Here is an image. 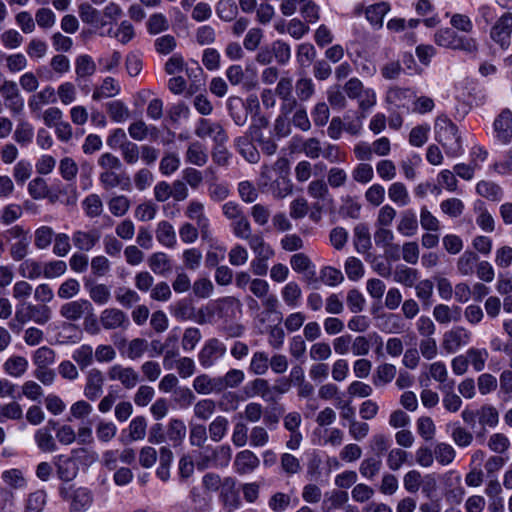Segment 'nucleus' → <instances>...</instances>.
Instances as JSON below:
<instances>
[{"mask_svg": "<svg viewBox=\"0 0 512 512\" xmlns=\"http://www.w3.org/2000/svg\"><path fill=\"white\" fill-rule=\"evenodd\" d=\"M478 260L479 257L475 252L466 250L457 260V271L462 276H471L475 272Z\"/></svg>", "mask_w": 512, "mask_h": 512, "instance_id": "72a5a7b5", "label": "nucleus"}, {"mask_svg": "<svg viewBox=\"0 0 512 512\" xmlns=\"http://www.w3.org/2000/svg\"><path fill=\"white\" fill-rule=\"evenodd\" d=\"M295 90L297 99H299L302 102H305L313 96L315 92V86L312 79L302 77L296 81Z\"/></svg>", "mask_w": 512, "mask_h": 512, "instance_id": "338daca9", "label": "nucleus"}, {"mask_svg": "<svg viewBox=\"0 0 512 512\" xmlns=\"http://www.w3.org/2000/svg\"><path fill=\"white\" fill-rule=\"evenodd\" d=\"M104 381V375L99 369H90L86 377L84 395L89 400L95 401L102 394Z\"/></svg>", "mask_w": 512, "mask_h": 512, "instance_id": "a211bd4d", "label": "nucleus"}, {"mask_svg": "<svg viewBox=\"0 0 512 512\" xmlns=\"http://www.w3.org/2000/svg\"><path fill=\"white\" fill-rule=\"evenodd\" d=\"M289 171L288 162L265 164L261 172L263 184H276L275 195L284 198L292 192V185L288 179Z\"/></svg>", "mask_w": 512, "mask_h": 512, "instance_id": "f03ea898", "label": "nucleus"}, {"mask_svg": "<svg viewBox=\"0 0 512 512\" xmlns=\"http://www.w3.org/2000/svg\"><path fill=\"white\" fill-rule=\"evenodd\" d=\"M96 69V63L90 55H79L75 59V73L77 76V81L80 79H86L88 77H91L95 74Z\"/></svg>", "mask_w": 512, "mask_h": 512, "instance_id": "c756f323", "label": "nucleus"}, {"mask_svg": "<svg viewBox=\"0 0 512 512\" xmlns=\"http://www.w3.org/2000/svg\"><path fill=\"white\" fill-rule=\"evenodd\" d=\"M74 246L81 251H90L100 240V232L96 229L91 231H75L72 236Z\"/></svg>", "mask_w": 512, "mask_h": 512, "instance_id": "b1692460", "label": "nucleus"}, {"mask_svg": "<svg viewBox=\"0 0 512 512\" xmlns=\"http://www.w3.org/2000/svg\"><path fill=\"white\" fill-rule=\"evenodd\" d=\"M56 102L55 90L51 86L45 87L40 92L34 94L28 101L32 112L38 111L43 105Z\"/></svg>", "mask_w": 512, "mask_h": 512, "instance_id": "e433bc0d", "label": "nucleus"}, {"mask_svg": "<svg viewBox=\"0 0 512 512\" xmlns=\"http://www.w3.org/2000/svg\"><path fill=\"white\" fill-rule=\"evenodd\" d=\"M389 9V4L386 2L371 5L366 9V18L372 25L381 27L383 24V18Z\"/></svg>", "mask_w": 512, "mask_h": 512, "instance_id": "49530a36", "label": "nucleus"}, {"mask_svg": "<svg viewBox=\"0 0 512 512\" xmlns=\"http://www.w3.org/2000/svg\"><path fill=\"white\" fill-rule=\"evenodd\" d=\"M231 227L234 235L239 239L248 241L254 235L252 234L251 224L245 215L233 220Z\"/></svg>", "mask_w": 512, "mask_h": 512, "instance_id": "69168bd1", "label": "nucleus"}, {"mask_svg": "<svg viewBox=\"0 0 512 512\" xmlns=\"http://www.w3.org/2000/svg\"><path fill=\"white\" fill-rule=\"evenodd\" d=\"M396 367L393 364L384 363L376 368L373 375V384L383 386L390 383L396 376Z\"/></svg>", "mask_w": 512, "mask_h": 512, "instance_id": "37998d69", "label": "nucleus"}, {"mask_svg": "<svg viewBox=\"0 0 512 512\" xmlns=\"http://www.w3.org/2000/svg\"><path fill=\"white\" fill-rule=\"evenodd\" d=\"M33 137H34V129H33L32 125L30 123H28L27 121H20L17 124L16 129L14 131V135H13L14 140L18 144L25 146L32 142Z\"/></svg>", "mask_w": 512, "mask_h": 512, "instance_id": "6e6d98bb", "label": "nucleus"}, {"mask_svg": "<svg viewBox=\"0 0 512 512\" xmlns=\"http://www.w3.org/2000/svg\"><path fill=\"white\" fill-rule=\"evenodd\" d=\"M217 16L226 22L236 19L238 14V7L233 0H219L216 4Z\"/></svg>", "mask_w": 512, "mask_h": 512, "instance_id": "09e8293b", "label": "nucleus"}, {"mask_svg": "<svg viewBox=\"0 0 512 512\" xmlns=\"http://www.w3.org/2000/svg\"><path fill=\"white\" fill-rule=\"evenodd\" d=\"M493 126L498 140L503 143L512 140V112L509 109L501 111L495 118Z\"/></svg>", "mask_w": 512, "mask_h": 512, "instance_id": "6ab92c4d", "label": "nucleus"}, {"mask_svg": "<svg viewBox=\"0 0 512 512\" xmlns=\"http://www.w3.org/2000/svg\"><path fill=\"white\" fill-rule=\"evenodd\" d=\"M99 321L105 330H126L130 321L127 314L118 308H106L100 313Z\"/></svg>", "mask_w": 512, "mask_h": 512, "instance_id": "1a4fd4ad", "label": "nucleus"}, {"mask_svg": "<svg viewBox=\"0 0 512 512\" xmlns=\"http://www.w3.org/2000/svg\"><path fill=\"white\" fill-rule=\"evenodd\" d=\"M441 389L444 393L442 402L445 409L453 413L457 412L461 408L462 400L460 396L454 393L453 383L451 385H444Z\"/></svg>", "mask_w": 512, "mask_h": 512, "instance_id": "052dcab7", "label": "nucleus"}, {"mask_svg": "<svg viewBox=\"0 0 512 512\" xmlns=\"http://www.w3.org/2000/svg\"><path fill=\"white\" fill-rule=\"evenodd\" d=\"M106 142L111 149L119 148L126 160H137L139 157V146L129 141L125 131L121 128L114 129L107 137Z\"/></svg>", "mask_w": 512, "mask_h": 512, "instance_id": "423d86ee", "label": "nucleus"}, {"mask_svg": "<svg viewBox=\"0 0 512 512\" xmlns=\"http://www.w3.org/2000/svg\"><path fill=\"white\" fill-rule=\"evenodd\" d=\"M53 229L49 226H41L35 230L34 245L39 250L47 249L55 238Z\"/></svg>", "mask_w": 512, "mask_h": 512, "instance_id": "3c124183", "label": "nucleus"}, {"mask_svg": "<svg viewBox=\"0 0 512 512\" xmlns=\"http://www.w3.org/2000/svg\"><path fill=\"white\" fill-rule=\"evenodd\" d=\"M225 75L231 85L241 86L245 91H251L258 85L256 71L249 66L244 69L239 64L231 65L226 69Z\"/></svg>", "mask_w": 512, "mask_h": 512, "instance_id": "39448f33", "label": "nucleus"}, {"mask_svg": "<svg viewBox=\"0 0 512 512\" xmlns=\"http://www.w3.org/2000/svg\"><path fill=\"white\" fill-rule=\"evenodd\" d=\"M28 368V361L23 356H12L8 358L4 364V371L15 378L21 377Z\"/></svg>", "mask_w": 512, "mask_h": 512, "instance_id": "a19ab883", "label": "nucleus"}, {"mask_svg": "<svg viewBox=\"0 0 512 512\" xmlns=\"http://www.w3.org/2000/svg\"><path fill=\"white\" fill-rule=\"evenodd\" d=\"M472 338V333L463 326H455L443 335L442 348L445 352L456 353L462 347L467 346Z\"/></svg>", "mask_w": 512, "mask_h": 512, "instance_id": "0eeeda50", "label": "nucleus"}, {"mask_svg": "<svg viewBox=\"0 0 512 512\" xmlns=\"http://www.w3.org/2000/svg\"><path fill=\"white\" fill-rule=\"evenodd\" d=\"M232 458V449L229 445L203 447L198 453L196 466L199 470L210 467H227Z\"/></svg>", "mask_w": 512, "mask_h": 512, "instance_id": "7ed1b4c3", "label": "nucleus"}, {"mask_svg": "<svg viewBox=\"0 0 512 512\" xmlns=\"http://www.w3.org/2000/svg\"><path fill=\"white\" fill-rule=\"evenodd\" d=\"M247 242L255 254V258H272L274 256V250L265 242L261 234H254Z\"/></svg>", "mask_w": 512, "mask_h": 512, "instance_id": "ea45409f", "label": "nucleus"}, {"mask_svg": "<svg viewBox=\"0 0 512 512\" xmlns=\"http://www.w3.org/2000/svg\"><path fill=\"white\" fill-rule=\"evenodd\" d=\"M46 504V493L38 490L28 496L25 512H41Z\"/></svg>", "mask_w": 512, "mask_h": 512, "instance_id": "774afa93", "label": "nucleus"}, {"mask_svg": "<svg viewBox=\"0 0 512 512\" xmlns=\"http://www.w3.org/2000/svg\"><path fill=\"white\" fill-rule=\"evenodd\" d=\"M128 133L132 139L143 141L148 137L157 139L159 130L155 126H148L143 120H138L129 125Z\"/></svg>", "mask_w": 512, "mask_h": 512, "instance_id": "393cba45", "label": "nucleus"}, {"mask_svg": "<svg viewBox=\"0 0 512 512\" xmlns=\"http://www.w3.org/2000/svg\"><path fill=\"white\" fill-rule=\"evenodd\" d=\"M59 494L63 500L70 503L72 511L81 512L87 510L93 501L91 491L84 487H75L74 485H62L59 488Z\"/></svg>", "mask_w": 512, "mask_h": 512, "instance_id": "20e7f679", "label": "nucleus"}, {"mask_svg": "<svg viewBox=\"0 0 512 512\" xmlns=\"http://www.w3.org/2000/svg\"><path fill=\"white\" fill-rule=\"evenodd\" d=\"M166 436L174 447L180 446L186 436V425L181 419L169 421Z\"/></svg>", "mask_w": 512, "mask_h": 512, "instance_id": "c9c22d12", "label": "nucleus"}, {"mask_svg": "<svg viewBox=\"0 0 512 512\" xmlns=\"http://www.w3.org/2000/svg\"><path fill=\"white\" fill-rule=\"evenodd\" d=\"M226 353V346L217 338L207 340L198 354V360L203 368L212 367Z\"/></svg>", "mask_w": 512, "mask_h": 512, "instance_id": "6e6552de", "label": "nucleus"}, {"mask_svg": "<svg viewBox=\"0 0 512 512\" xmlns=\"http://www.w3.org/2000/svg\"><path fill=\"white\" fill-rule=\"evenodd\" d=\"M511 33L512 13L505 12L491 28L490 36L492 40L498 43L502 48H507L510 44Z\"/></svg>", "mask_w": 512, "mask_h": 512, "instance_id": "9b49d317", "label": "nucleus"}, {"mask_svg": "<svg viewBox=\"0 0 512 512\" xmlns=\"http://www.w3.org/2000/svg\"><path fill=\"white\" fill-rule=\"evenodd\" d=\"M195 133L201 138L210 137L217 143H223L227 140V135L219 123L204 118L199 120Z\"/></svg>", "mask_w": 512, "mask_h": 512, "instance_id": "f3484780", "label": "nucleus"}, {"mask_svg": "<svg viewBox=\"0 0 512 512\" xmlns=\"http://www.w3.org/2000/svg\"><path fill=\"white\" fill-rule=\"evenodd\" d=\"M219 497L224 507L229 511H233L240 506L241 501L234 478L226 477L223 479Z\"/></svg>", "mask_w": 512, "mask_h": 512, "instance_id": "dca6fc26", "label": "nucleus"}, {"mask_svg": "<svg viewBox=\"0 0 512 512\" xmlns=\"http://www.w3.org/2000/svg\"><path fill=\"white\" fill-rule=\"evenodd\" d=\"M260 464L259 458L251 450H242L238 452L234 460L236 473L240 475L253 472Z\"/></svg>", "mask_w": 512, "mask_h": 512, "instance_id": "4be33fe9", "label": "nucleus"}, {"mask_svg": "<svg viewBox=\"0 0 512 512\" xmlns=\"http://www.w3.org/2000/svg\"><path fill=\"white\" fill-rule=\"evenodd\" d=\"M35 441L38 448L43 452H54L57 450L54 437L46 428H42L36 431Z\"/></svg>", "mask_w": 512, "mask_h": 512, "instance_id": "13d9d810", "label": "nucleus"}, {"mask_svg": "<svg viewBox=\"0 0 512 512\" xmlns=\"http://www.w3.org/2000/svg\"><path fill=\"white\" fill-rule=\"evenodd\" d=\"M209 438L208 428L204 424L191 423L189 427V442L192 447L199 448L207 446Z\"/></svg>", "mask_w": 512, "mask_h": 512, "instance_id": "473e14b6", "label": "nucleus"}, {"mask_svg": "<svg viewBox=\"0 0 512 512\" xmlns=\"http://www.w3.org/2000/svg\"><path fill=\"white\" fill-rule=\"evenodd\" d=\"M73 360L84 370L93 362V348L91 345L83 344L72 354Z\"/></svg>", "mask_w": 512, "mask_h": 512, "instance_id": "e2e57ef3", "label": "nucleus"}, {"mask_svg": "<svg viewBox=\"0 0 512 512\" xmlns=\"http://www.w3.org/2000/svg\"><path fill=\"white\" fill-rule=\"evenodd\" d=\"M414 98L415 94L410 89L395 86L388 89L385 101L391 109L408 110Z\"/></svg>", "mask_w": 512, "mask_h": 512, "instance_id": "ddd939ff", "label": "nucleus"}, {"mask_svg": "<svg viewBox=\"0 0 512 512\" xmlns=\"http://www.w3.org/2000/svg\"><path fill=\"white\" fill-rule=\"evenodd\" d=\"M156 238L160 244L173 248L176 244V233L171 223L160 221L156 229Z\"/></svg>", "mask_w": 512, "mask_h": 512, "instance_id": "4c0bfd02", "label": "nucleus"}, {"mask_svg": "<svg viewBox=\"0 0 512 512\" xmlns=\"http://www.w3.org/2000/svg\"><path fill=\"white\" fill-rule=\"evenodd\" d=\"M458 33L451 28L440 29L435 33V43L441 47L454 50Z\"/></svg>", "mask_w": 512, "mask_h": 512, "instance_id": "0e129e2a", "label": "nucleus"}, {"mask_svg": "<svg viewBox=\"0 0 512 512\" xmlns=\"http://www.w3.org/2000/svg\"><path fill=\"white\" fill-rule=\"evenodd\" d=\"M393 278L396 283L411 288L418 281L419 273L418 270L414 268L398 265L394 270Z\"/></svg>", "mask_w": 512, "mask_h": 512, "instance_id": "c85d7f7f", "label": "nucleus"}, {"mask_svg": "<svg viewBox=\"0 0 512 512\" xmlns=\"http://www.w3.org/2000/svg\"><path fill=\"white\" fill-rule=\"evenodd\" d=\"M269 369V356L264 351H256L253 353L249 370L254 375H264Z\"/></svg>", "mask_w": 512, "mask_h": 512, "instance_id": "de8ad7c7", "label": "nucleus"}, {"mask_svg": "<svg viewBox=\"0 0 512 512\" xmlns=\"http://www.w3.org/2000/svg\"><path fill=\"white\" fill-rule=\"evenodd\" d=\"M32 359L36 368L49 367L55 362V352L47 346H42L33 353Z\"/></svg>", "mask_w": 512, "mask_h": 512, "instance_id": "4d7b16f0", "label": "nucleus"}, {"mask_svg": "<svg viewBox=\"0 0 512 512\" xmlns=\"http://www.w3.org/2000/svg\"><path fill=\"white\" fill-rule=\"evenodd\" d=\"M105 107L110 119L115 123H123L130 118V110L121 100L107 102Z\"/></svg>", "mask_w": 512, "mask_h": 512, "instance_id": "7c9ffc66", "label": "nucleus"}, {"mask_svg": "<svg viewBox=\"0 0 512 512\" xmlns=\"http://www.w3.org/2000/svg\"><path fill=\"white\" fill-rule=\"evenodd\" d=\"M194 390L201 395L212 393L219 394L224 391L221 377H210L207 374H201L193 380Z\"/></svg>", "mask_w": 512, "mask_h": 512, "instance_id": "aec40b11", "label": "nucleus"}, {"mask_svg": "<svg viewBox=\"0 0 512 512\" xmlns=\"http://www.w3.org/2000/svg\"><path fill=\"white\" fill-rule=\"evenodd\" d=\"M27 309L29 310L31 321L38 325H45L51 320L52 310L45 304L27 303Z\"/></svg>", "mask_w": 512, "mask_h": 512, "instance_id": "79ce46f5", "label": "nucleus"}, {"mask_svg": "<svg viewBox=\"0 0 512 512\" xmlns=\"http://www.w3.org/2000/svg\"><path fill=\"white\" fill-rule=\"evenodd\" d=\"M478 421L481 427L493 428L498 424L499 413L495 407L485 404L478 409Z\"/></svg>", "mask_w": 512, "mask_h": 512, "instance_id": "a18cd8bd", "label": "nucleus"}, {"mask_svg": "<svg viewBox=\"0 0 512 512\" xmlns=\"http://www.w3.org/2000/svg\"><path fill=\"white\" fill-rule=\"evenodd\" d=\"M87 313H93V306L87 299L66 302L59 309L60 316L72 322L80 320Z\"/></svg>", "mask_w": 512, "mask_h": 512, "instance_id": "9d476101", "label": "nucleus"}, {"mask_svg": "<svg viewBox=\"0 0 512 512\" xmlns=\"http://www.w3.org/2000/svg\"><path fill=\"white\" fill-rule=\"evenodd\" d=\"M120 93V86L118 82L112 77H106L102 84L95 88L92 94V99L99 101L103 98H110Z\"/></svg>", "mask_w": 512, "mask_h": 512, "instance_id": "2f4dec72", "label": "nucleus"}, {"mask_svg": "<svg viewBox=\"0 0 512 512\" xmlns=\"http://www.w3.org/2000/svg\"><path fill=\"white\" fill-rule=\"evenodd\" d=\"M147 31L151 35H157L169 29V20L163 13L150 15L147 23Z\"/></svg>", "mask_w": 512, "mask_h": 512, "instance_id": "603ef678", "label": "nucleus"}, {"mask_svg": "<svg viewBox=\"0 0 512 512\" xmlns=\"http://www.w3.org/2000/svg\"><path fill=\"white\" fill-rule=\"evenodd\" d=\"M382 460L371 456L364 459L359 467L360 474L367 479H373L381 470Z\"/></svg>", "mask_w": 512, "mask_h": 512, "instance_id": "864d4df0", "label": "nucleus"}, {"mask_svg": "<svg viewBox=\"0 0 512 512\" xmlns=\"http://www.w3.org/2000/svg\"><path fill=\"white\" fill-rule=\"evenodd\" d=\"M185 215L196 222V225L201 233L202 239H207L210 236L209 219L204 213V205L199 201H191L186 209Z\"/></svg>", "mask_w": 512, "mask_h": 512, "instance_id": "2eb2a0df", "label": "nucleus"}, {"mask_svg": "<svg viewBox=\"0 0 512 512\" xmlns=\"http://www.w3.org/2000/svg\"><path fill=\"white\" fill-rule=\"evenodd\" d=\"M245 394L248 397L260 396L266 402H276L278 396H272V389L268 380L256 378L245 387Z\"/></svg>", "mask_w": 512, "mask_h": 512, "instance_id": "5701e85b", "label": "nucleus"}, {"mask_svg": "<svg viewBox=\"0 0 512 512\" xmlns=\"http://www.w3.org/2000/svg\"><path fill=\"white\" fill-rule=\"evenodd\" d=\"M434 129L436 140L442 145L446 156L459 157L462 145L457 126L447 116L440 115L435 120Z\"/></svg>", "mask_w": 512, "mask_h": 512, "instance_id": "f257e3e1", "label": "nucleus"}, {"mask_svg": "<svg viewBox=\"0 0 512 512\" xmlns=\"http://www.w3.org/2000/svg\"><path fill=\"white\" fill-rule=\"evenodd\" d=\"M19 273L24 278L34 280L43 274V267L36 260L26 259L19 265Z\"/></svg>", "mask_w": 512, "mask_h": 512, "instance_id": "5fc2aeb1", "label": "nucleus"}, {"mask_svg": "<svg viewBox=\"0 0 512 512\" xmlns=\"http://www.w3.org/2000/svg\"><path fill=\"white\" fill-rule=\"evenodd\" d=\"M150 269L158 275H166L172 271L171 261L163 252H156L148 259Z\"/></svg>", "mask_w": 512, "mask_h": 512, "instance_id": "58836bf2", "label": "nucleus"}, {"mask_svg": "<svg viewBox=\"0 0 512 512\" xmlns=\"http://www.w3.org/2000/svg\"><path fill=\"white\" fill-rule=\"evenodd\" d=\"M100 181L105 189L120 187L122 190H127L130 186V178L128 176L113 170L103 172L100 176Z\"/></svg>", "mask_w": 512, "mask_h": 512, "instance_id": "a878e982", "label": "nucleus"}, {"mask_svg": "<svg viewBox=\"0 0 512 512\" xmlns=\"http://www.w3.org/2000/svg\"><path fill=\"white\" fill-rule=\"evenodd\" d=\"M413 287H415L416 297L423 303V305L429 306L431 304V298L434 291L433 282L429 279H424L416 282Z\"/></svg>", "mask_w": 512, "mask_h": 512, "instance_id": "bf43d9fd", "label": "nucleus"}, {"mask_svg": "<svg viewBox=\"0 0 512 512\" xmlns=\"http://www.w3.org/2000/svg\"><path fill=\"white\" fill-rule=\"evenodd\" d=\"M418 220L414 211L405 210L401 213V218L397 225V231L407 237H411L417 233Z\"/></svg>", "mask_w": 512, "mask_h": 512, "instance_id": "cd10ccee", "label": "nucleus"}, {"mask_svg": "<svg viewBox=\"0 0 512 512\" xmlns=\"http://www.w3.org/2000/svg\"><path fill=\"white\" fill-rule=\"evenodd\" d=\"M108 377L112 381H119L126 389H133L139 382V374L134 368L119 364L109 368Z\"/></svg>", "mask_w": 512, "mask_h": 512, "instance_id": "4468645a", "label": "nucleus"}, {"mask_svg": "<svg viewBox=\"0 0 512 512\" xmlns=\"http://www.w3.org/2000/svg\"><path fill=\"white\" fill-rule=\"evenodd\" d=\"M89 297L98 305H104L109 302L111 297L110 288L105 284H86Z\"/></svg>", "mask_w": 512, "mask_h": 512, "instance_id": "8fccbe9b", "label": "nucleus"}, {"mask_svg": "<svg viewBox=\"0 0 512 512\" xmlns=\"http://www.w3.org/2000/svg\"><path fill=\"white\" fill-rule=\"evenodd\" d=\"M57 476L64 482L72 481L78 473V464L72 457L59 455L54 461Z\"/></svg>", "mask_w": 512, "mask_h": 512, "instance_id": "412c9836", "label": "nucleus"}, {"mask_svg": "<svg viewBox=\"0 0 512 512\" xmlns=\"http://www.w3.org/2000/svg\"><path fill=\"white\" fill-rule=\"evenodd\" d=\"M354 245L359 253H366L372 246L369 228L359 223L354 228Z\"/></svg>", "mask_w": 512, "mask_h": 512, "instance_id": "f704fd0d", "label": "nucleus"}, {"mask_svg": "<svg viewBox=\"0 0 512 512\" xmlns=\"http://www.w3.org/2000/svg\"><path fill=\"white\" fill-rule=\"evenodd\" d=\"M388 196L398 206H406L410 201L406 187L400 182L393 183L389 187Z\"/></svg>", "mask_w": 512, "mask_h": 512, "instance_id": "680f3d73", "label": "nucleus"}, {"mask_svg": "<svg viewBox=\"0 0 512 512\" xmlns=\"http://www.w3.org/2000/svg\"><path fill=\"white\" fill-rule=\"evenodd\" d=\"M216 411V402L213 399H201L194 404V416L201 421H207Z\"/></svg>", "mask_w": 512, "mask_h": 512, "instance_id": "c03bdc74", "label": "nucleus"}, {"mask_svg": "<svg viewBox=\"0 0 512 512\" xmlns=\"http://www.w3.org/2000/svg\"><path fill=\"white\" fill-rule=\"evenodd\" d=\"M5 105L13 115H19L24 110V99L20 94L18 85L14 81H6L0 92Z\"/></svg>", "mask_w": 512, "mask_h": 512, "instance_id": "f8f14e48", "label": "nucleus"}, {"mask_svg": "<svg viewBox=\"0 0 512 512\" xmlns=\"http://www.w3.org/2000/svg\"><path fill=\"white\" fill-rule=\"evenodd\" d=\"M207 428L210 440L218 443L222 441L228 433L229 420L223 415H218L208 424Z\"/></svg>", "mask_w": 512, "mask_h": 512, "instance_id": "bb28decb", "label": "nucleus"}]
</instances>
